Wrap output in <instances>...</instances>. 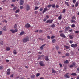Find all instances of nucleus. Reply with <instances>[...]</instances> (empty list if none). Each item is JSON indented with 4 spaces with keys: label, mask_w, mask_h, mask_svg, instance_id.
<instances>
[{
    "label": "nucleus",
    "mask_w": 79,
    "mask_h": 79,
    "mask_svg": "<svg viewBox=\"0 0 79 79\" xmlns=\"http://www.w3.org/2000/svg\"><path fill=\"white\" fill-rule=\"evenodd\" d=\"M43 56H44V55H41V56H39V57H38V59H40V58H41V57H43Z\"/></svg>",
    "instance_id": "25"
},
{
    "label": "nucleus",
    "mask_w": 79,
    "mask_h": 79,
    "mask_svg": "<svg viewBox=\"0 0 79 79\" xmlns=\"http://www.w3.org/2000/svg\"><path fill=\"white\" fill-rule=\"evenodd\" d=\"M20 8L21 9H22V8H24V7H23V6H20Z\"/></svg>",
    "instance_id": "46"
},
{
    "label": "nucleus",
    "mask_w": 79,
    "mask_h": 79,
    "mask_svg": "<svg viewBox=\"0 0 79 79\" xmlns=\"http://www.w3.org/2000/svg\"><path fill=\"white\" fill-rule=\"evenodd\" d=\"M63 32V31H62V30H61V31H59V32L60 33H61V32Z\"/></svg>",
    "instance_id": "60"
},
{
    "label": "nucleus",
    "mask_w": 79,
    "mask_h": 79,
    "mask_svg": "<svg viewBox=\"0 0 79 79\" xmlns=\"http://www.w3.org/2000/svg\"><path fill=\"white\" fill-rule=\"evenodd\" d=\"M78 5H79V2H77L75 4V7H77V6H78Z\"/></svg>",
    "instance_id": "23"
},
{
    "label": "nucleus",
    "mask_w": 79,
    "mask_h": 79,
    "mask_svg": "<svg viewBox=\"0 0 79 79\" xmlns=\"http://www.w3.org/2000/svg\"><path fill=\"white\" fill-rule=\"evenodd\" d=\"M31 27V25L29 23H27L25 24V27L26 28V29H27V28H29Z\"/></svg>",
    "instance_id": "3"
},
{
    "label": "nucleus",
    "mask_w": 79,
    "mask_h": 79,
    "mask_svg": "<svg viewBox=\"0 0 79 79\" xmlns=\"http://www.w3.org/2000/svg\"><path fill=\"white\" fill-rule=\"evenodd\" d=\"M51 6H52V5H49L47 6V7L48 8H50Z\"/></svg>",
    "instance_id": "38"
},
{
    "label": "nucleus",
    "mask_w": 79,
    "mask_h": 79,
    "mask_svg": "<svg viewBox=\"0 0 79 79\" xmlns=\"http://www.w3.org/2000/svg\"><path fill=\"white\" fill-rule=\"evenodd\" d=\"M26 10L27 11H29L30 10V6H29V5L27 4V5Z\"/></svg>",
    "instance_id": "4"
},
{
    "label": "nucleus",
    "mask_w": 79,
    "mask_h": 79,
    "mask_svg": "<svg viewBox=\"0 0 79 79\" xmlns=\"http://www.w3.org/2000/svg\"><path fill=\"white\" fill-rule=\"evenodd\" d=\"M15 16H16V17L17 18H18V17L19 15H18V14H16L15 15Z\"/></svg>",
    "instance_id": "55"
},
{
    "label": "nucleus",
    "mask_w": 79,
    "mask_h": 79,
    "mask_svg": "<svg viewBox=\"0 0 79 79\" xmlns=\"http://www.w3.org/2000/svg\"><path fill=\"white\" fill-rule=\"evenodd\" d=\"M56 48L57 50H58L59 49V47L58 45H57L56 46Z\"/></svg>",
    "instance_id": "36"
},
{
    "label": "nucleus",
    "mask_w": 79,
    "mask_h": 79,
    "mask_svg": "<svg viewBox=\"0 0 79 79\" xmlns=\"http://www.w3.org/2000/svg\"><path fill=\"white\" fill-rule=\"evenodd\" d=\"M59 20H61L62 19V15H60L58 17Z\"/></svg>",
    "instance_id": "18"
},
{
    "label": "nucleus",
    "mask_w": 79,
    "mask_h": 79,
    "mask_svg": "<svg viewBox=\"0 0 79 79\" xmlns=\"http://www.w3.org/2000/svg\"><path fill=\"white\" fill-rule=\"evenodd\" d=\"M29 40V37L28 36H27L24 38L22 40L23 42L24 43H26V42H28Z\"/></svg>",
    "instance_id": "1"
},
{
    "label": "nucleus",
    "mask_w": 79,
    "mask_h": 79,
    "mask_svg": "<svg viewBox=\"0 0 79 79\" xmlns=\"http://www.w3.org/2000/svg\"><path fill=\"white\" fill-rule=\"evenodd\" d=\"M17 9V7H14V8L13 9V11H15V10H16Z\"/></svg>",
    "instance_id": "31"
},
{
    "label": "nucleus",
    "mask_w": 79,
    "mask_h": 79,
    "mask_svg": "<svg viewBox=\"0 0 79 79\" xmlns=\"http://www.w3.org/2000/svg\"><path fill=\"white\" fill-rule=\"evenodd\" d=\"M39 40H42V41H43L44 39H42L40 38H38Z\"/></svg>",
    "instance_id": "44"
},
{
    "label": "nucleus",
    "mask_w": 79,
    "mask_h": 79,
    "mask_svg": "<svg viewBox=\"0 0 79 79\" xmlns=\"http://www.w3.org/2000/svg\"><path fill=\"white\" fill-rule=\"evenodd\" d=\"M35 8L34 9V10H37L38 9H39V7H35Z\"/></svg>",
    "instance_id": "30"
},
{
    "label": "nucleus",
    "mask_w": 79,
    "mask_h": 79,
    "mask_svg": "<svg viewBox=\"0 0 79 79\" xmlns=\"http://www.w3.org/2000/svg\"><path fill=\"white\" fill-rule=\"evenodd\" d=\"M72 19H75V20H76V16H72Z\"/></svg>",
    "instance_id": "27"
},
{
    "label": "nucleus",
    "mask_w": 79,
    "mask_h": 79,
    "mask_svg": "<svg viewBox=\"0 0 79 79\" xmlns=\"http://www.w3.org/2000/svg\"><path fill=\"white\" fill-rule=\"evenodd\" d=\"M6 50L7 51H9V50H11V48L8 47H7L6 48Z\"/></svg>",
    "instance_id": "17"
},
{
    "label": "nucleus",
    "mask_w": 79,
    "mask_h": 79,
    "mask_svg": "<svg viewBox=\"0 0 79 79\" xmlns=\"http://www.w3.org/2000/svg\"><path fill=\"white\" fill-rule=\"evenodd\" d=\"M48 10V9H47V8L46 7V8H44L43 11L42 13H43V14H44V13H45V12H46V11H47Z\"/></svg>",
    "instance_id": "9"
},
{
    "label": "nucleus",
    "mask_w": 79,
    "mask_h": 79,
    "mask_svg": "<svg viewBox=\"0 0 79 79\" xmlns=\"http://www.w3.org/2000/svg\"><path fill=\"white\" fill-rule=\"evenodd\" d=\"M56 40H55V39H53L52 41V42H53V43H55V42H56Z\"/></svg>",
    "instance_id": "41"
},
{
    "label": "nucleus",
    "mask_w": 79,
    "mask_h": 79,
    "mask_svg": "<svg viewBox=\"0 0 79 79\" xmlns=\"http://www.w3.org/2000/svg\"><path fill=\"white\" fill-rule=\"evenodd\" d=\"M70 29V27L69 26H68L65 28V31H67L68 30H69Z\"/></svg>",
    "instance_id": "15"
},
{
    "label": "nucleus",
    "mask_w": 79,
    "mask_h": 79,
    "mask_svg": "<svg viewBox=\"0 0 79 79\" xmlns=\"http://www.w3.org/2000/svg\"><path fill=\"white\" fill-rule=\"evenodd\" d=\"M10 32H12V33H16V32H18V29L17 28L15 29H11L10 30Z\"/></svg>",
    "instance_id": "2"
},
{
    "label": "nucleus",
    "mask_w": 79,
    "mask_h": 79,
    "mask_svg": "<svg viewBox=\"0 0 79 79\" xmlns=\"http://www.w3.org/2000/svg\"><path fill=\"white\" fill-rule=\"evenodd\" d=\"M0 44H1V45H3V41L1 42L0 43Z\"/></svg>",
    "instance_id": "50"
},
{
    "label": "nucleus",
    "mask_w": 79,
    "mask_h": 79,
    "mask_svg": "<svg viewBox=\"0 0 79 79\" xmlns=\"http://www.w3.org/2000/svg\"><path fill=\"white\" fill-rule=\"evenodd\" d=\"M59 66H60V68L62 67V64H61V63H60L59 64Z\"/></svg>",
    "instance_id": "39"
},
{
    "label": "nucleus",
    "mask_w": 79,
    "mask_h": 79,
    "mask_svg": "<svg viewBox=\"0 0 79 79\" xmlns=\"http://www.w3.org/2000/svg\"><path fill=\"white\" fill-rule=\"evenodd\" d=\"M46 45V44H44L43 45H42L40 47V49L42 50L43 49H44V47Z\"/></svg>",
    "instance_id": "7"
},
{
    "label": "nucleus",
    "mask_w": 79,
    "mask_h": 79,
    "mask_svg": "<svg viewBox=\"0 0 79 79\" xmlns=\"http://www.w3.org/2000/svg\"><path fill=\"white\" fill-rule=\"evenodd\" d=\"M14 29H16L17 28V25L15 24L14 26Z\"/></svg>",
    "instance_id": "34"
},
{
    "label": "nucleus",
    "mask_w": 79,
    "mask_h": 79,
    "mask_svg": "<svg viewBox=\"0 0 79 79\" xmlns=\"http://www.w3.org/2000/svg\"><path fill=\"white\" fill-rule=\"evenodd\" d=\"M45 60L46 61L49 60V59H48V56H46L45 57Z\"/></svg>",
    "instance_id": "14"
},
{
    "label": "nucleus",
    "mask_w": 79,
    "mask_h": 79,
    "mask_svg": "<svg viewBox=\"0 0 79 79\" xmlns=\"http://www.w3.org/2000/svg\"><path fill=\"white\" fill-rule=\"evenodd\" d=\"M66 77H67V78H69V76L67 75Z\"/></svg>",
    "instance_id": "62"
},
{
    "label": "nucleus",
    "mask_w": 79,
    "mask_h": 79,
    "mask_svg": "<svg viewBox=\"0 0 79 79\" xmlns=\"http://www.w3.org/2000/svg\"><path fill=\"white\" fill-rule=\"evenodd\" d=\"M43 10V9L42 8H41L39 9L40 11H42Z\"/></svg>",
    "instance_id": "49"
},
{
    "label": "nucleus",
    "mask_w": 79,
    "mask_h": 79,
    "mask_svg": "<svg viewBox=\"0 0 79 79\" xmlns=\"http://www.w3.org/2000/svg\"><path fill=\"white\" fill-rule=\"evenodd\" d=\"M10 71H11V69H10L9 68L7 69V75H10V74L11 73Z\"/></svg>",
    "instance_id": "5"
},
{
    "label": "nucleus",
    "mask_w": 79,
    "mask_h": 79,
    "mask_svg": "<svg viewBox=\"0 0 79 79\" xmlns=\"http://www.w3.org/2000/svg\"><path fill=\"white\" fill-rule=\"evenodd\" d=\"M35 77V76L34 74H32L31 76V79H34Z\"/></svg>",
    "instance_id": "13"
},
{
    "label": "nucleus",
    "mask_w": 79,
    "mask_h": 79,
    "mask_svg": "<svg viewBox=\"0 0 79 79\" xmlns=\"http://www.w3.org/2000/svg\"><path fill=\"white\" fill-rule=\"evenodd\" d=\"M65 55L66 56H69V54L68 53H66L65 54Z\"/></svg>",
    "instance_id": "35"
},
{
    "label": "nucleus",
    "mask_w": 79,
    "mask_h": 79,
    "mask_svg": "<svg viewBox=\"0 0 79 79\" xmlns=\"http://www.w3.org/2000/svg\"><path fill=\"white\" fill-rule=\"evenodd\" d=\"M6 61L7 63H8L10 61V60H6Z\"/></svg>",
    "instance_id": "54"
},
{
    "label": "nucleus",
    "mask_w": 79,
    "mask_h": 79,
    "mask_svg": "<svg viewBox=\"0 0 79 79\" xmlns=\"http://www.w3.org/2000/svg\"><path fill=\"white\" fill-rule=\"evenodd\" d=\"M79 31H75V33H79Z\"/></svg>",
    "instance_id": "61"
},
{
    "label": "nucleus",
    "mask_w": 79,
    "mask_h": 79,
    "mask_svg": "<svg viewBox=\"0 0 79 79\" xmlns=\"http://www.w3.org/2000/svg\"><path fill=\"white\" fill-rule=\"evenodd\" d=\"M11 77H13V74H12L10 75Z\"/></svg>",
    "instance_id": "63"
},
{
    "label": "nucleus",
    "mask_w": 79,
    "mask_h": 79,
    "mask_svg": "<svg viewBox=\"0 0 79 79\" xmlns=\"http://www.w3.org/2000/svg\"><path fill=\"white\" fill-rule=\"evenodd\" d=\"M39 31L41 33L42 32V30H40Z\"/></svg>",
    "instance_id": "64"
},
{
    "label": "nucleus",
    "mask_w": 79,
    "mask_h": 79,
    "mask_svg": "<svg viewBox=\"0 0 79 79\" xmlns=\"http://www.w3.org/2000/svg\"><path fill=\"white\" fill-rule=\"evenodd\" d=\"M2 69H3V66H0V70H2Z\"/></svg>",
    "instance_id": "26"
},
{
    "label": "nucleus",
    "mask_w": 79,
    "mask_h": 79,
    "mask_svg": "<svg viewBox=\"0 0 79 79\" xmlns=\"http://www.w3.org/2000/svg\"><path fill=\"white\" fill-rule=\"evenodd\" d=\"M13 53H14V55H16V54H17V52H16V50H14L13 51Z\"/></svg>",
    "instance_id": "20"
},
{
    "label": "nucleus",
    "mask_w": 79,
    "mask_h": 79,
    "mask_svg": "<svg viewBox=\"0 0 79 79\" xmlns=\"http://www.w3.org/2000/svg\"><path fill=\"white\" fill-rule=\"evenodd\" d=\"M47 38L48 39H50V36H47Z\"/></svg>",
    "instance_id": "53"
},
{
    "label": "nucleus",
    "mask_w": 79,
    "mask_h": 79,
    "mask_svg": "<svg viewBox=\"0 0 79 79\" xmlns=\"http://www.w3.org/2000/svg\"><path fill=\"white\" fill-rule=\"evenodd\" d=\"M51 27H55V25L53 24L51 26Z\"/></svg>",
    "instance_id": "37"
},
{
    "label": "nucleus",
    "mask_w": 79,
    "mask_h": 79,
    "mask_svg": "<svg viewBox=\"0 0 79 79\" xmlns=\"http://www.w3.org/2000/svg\"><path fill=\"white\" fill-rule=\"evenodd\" d=\"M72 65L73 66H75V65H76V63H73L72 64Z\"/></svg>",
    "instance_id": "42"
},
{
    "label": "nucleus",
    "mask_w": 79,
    "mask_h": 79,
    "mask_svg": "<svg viewBox=\"0 0 79 79\" xmlns=\"http://www.w3.org/2000/svg\"><path fill=\"white\" fill-rule=\"evenodd\" d=\"M71 46L72 47H77V44H73L71 45Z\"/></svg>",
    "instance_id": "12"
},
{
    "label": "nucleus",
    "mask_w": 79,
    "mask_h": 79,
    "mask_svg": "<svg viewBox=\"0 0 79 79\" xmlns=\"http://www.w3.org/2000/svg\"><path fill=\"white\" fill-rule=\"evenodd\" d=\"M19 11H20V10H19V9H18L15 11V13H19Z\"/></svg>",
    "instance_id": "29"
},
{
    "label": "nucleus",
    "mask_w": 79,
    "mask_h": 79,
    "mask_svg": "<svg viewBox=\"0 0 79 79\" xmlns=\"http://www.w3.org/2000/svg\"><path fill=\"white\" fill-rule=\"evenodd\" d=\"M60 37H63V38H66V36L64 35L63 33H61L60 34Z\"/></svg>",
    "instance_id": "8"
},
{
    "label": "nucleus",
    "mask_w": 79,
    "mask_h": 79,
    "mask_svg": "<svg viewBox=\"0 0 79 79\" xmlns=\"http://www.w3.org/2000/svg\"><path fill=\"white\" fill-rule=\"evenodd\" d=\"M40 73H37L36 75V76L37 77H38V76H40Z\"/></svg>",
    "instance_id": "48"
},
{
    "label": "nucleus",
    "mask_w": 79,
    "mask_h": 79,
    "mask_svg": "<svg viewBox=\"0 0 79 79\" xmlns=\"http://www.w3.org/2000/svg\"><path fill=\"white\" fill-rule=\"evenodd\" d=\"M56 8H59V6L58 5H56Z\"/></svg>",
    "instance_id": "51"
},
{
    "label": "nucleus",
    "mask_w": 79,
    "mask_h": 79,
    "mask_svg": "<svg viewBox=\"0 0 79 79\" xmlns=\"http://www.w3.org/2000/svg\"><path fill=\"white\" fill-rule=\"evenodd\" d=\"M23 3H24V1L21 0L20 1V5H23Z\"/></svg>",
    "instance_id": "11"
},
{
    "label": "nucleus",
    "mask_w": 79,
    "mask_h": 79,
    "mask_svg": "<svg viewBox=\"0 0 79 79\" xmlns=\"http://www.w3.org/2000/svg\"><path fill=\"white\" fill-rule=\"evenodd\" d=\"M25 33L24 31L21 32L19 34V35H24Z\"/></svg>",
    "instance_id": "19"
},
{
    "label": "nucleus",
    "mask_w": 79,
    "mask_h": 79,
    "mask_svg": "<svg viewBox=\"0 0 79 79\" xmlns=\"http://www.w3.org/2000/svg\"><path fill=\"white\" fill-rule=\"evenodd\" d=\"M64 47H65V48H66L67 50H68V49H69V47H68V46H66V45H64Z\"/></svg>",
    "instance_id": "21"
},
{
    "label": "nucleus",
    "mask_w": 79,
    "mask_h": 79,
    "mask_svg": "<svg viewBox=\"0 0 79 79\" xmlns=\"http://www.w3.org/2000/svg\"><path fill=\"white\" fill-rule=\"evenodd\" d=\"M55 36H51V39H53V38H55Z\"/></svg>",
    "instance_id": "57"
},
{
    "label": "nucleus",
    "mask_w": 79,
    "mask_h": 79,
    "mask_svg": "<svg viewBox=\"0 0 79 79\" xmlns=\"http://www.w3.org/2000/svg\"><path fill=\"white\" fill-rule=\"evenodd\" d=\"M65 12H66V10L64 9L63 10V11H62V12L63 13H65Z\"/></svg>",
    "instance_id": "45"
},
{
    "label": "nucleus",
    "mask_w": 79,
    "mask_h": 79,
    "mask_svg": "<svg viewBox=\"0 0 79 79\" xmlns=\"http://www.w3.org/2000/svg\"><path fill=\"white\" fill-rule=\"evenodd\" d=\"M71 22H72V23H75V20L72 19L71 20Z\"/></svg>",
    "instance_id": "47"
},
{
    "label": "nucleus",
    "mask_w": 79,
    "mask_h": 79,
    "mask_svg": "<svg viewBox=\"0 0 79 79\" xmlns=\"http://www.w3.org/2000/svg\"><path fill=\"white\" fill-rule=\"evenodd\" d=\"M16 2V0H12V2Z\"/></svg>",
    "instance_id": "59"
},
{
    "label": "nucleus",
    "mask_w": 79,
    "mask_h": 79,
    "mask_svg": "<svg viewBox=\"0 0 79 79\" xmlns=\"http://www.w3.org/2000/svg\"><path fill=\"white\" fill-rule=\"evenodd\" d=\"M73 3H76V0H73Z\"/></svg>",
    "instance_id": "56"
},
{
    "label": "nucleus",
    "mask_w": 79,
    "mask_h": 79,
    "mask_svg": "<svg viewBox=\"0 0 79 79\" xmlns=\"http://www.w3.org/2000/svg\"><path fill=\"white\" fill-rule=\"evenodd\" d=\"M72 76H76V74L75 73H73L71 74Z\"/></svg>",
    "instance_id": "32"
},
{
    "label": "nucleus",
    "mask_w": 79,
    "mask_h": 79,
    "mask_svg": "<svg viewBox=\"0 0 79 79\" xmlns=\"http://www.w3.org/2000/svg\"><path fill=\"white\" fill-rule=\"evenodd\" d=\"M71 27H75V25L74 24H73L72 25Z\"/></svg>",
    "instance_id": "40"
},
{
    "label": "nucleus",
    "mask_w": 79,
    "mask_h": 79,
    "mask_svg": "<svg viewBox=\"0 0 79 79\" xmlns=\"http://www.w3.org/2000/svg\"><path fill=\"white\" fill-rule=\"evenodd\" d=\"M69 63V62H68V60H66L64 62V64H68V63Z\"/></svg>",
    "instance_id": "24"
},
{
    "label": "nucleus",
    "mask_w": 79,
    "mask_h": 79,
    "mask_svg": "<svg viewBox=\"0 0 79 79\" xmlns=\"http://www.w3.org/2000/svg\"><path fill=\"white\" fill-rule=\"evenodd\" d=\"M69 37L71 39H73V36L71 35H70L69 36Z\"/></svg>",
    "instance_id": "33"
},
{
    "label": "nucleus",
    "mask_w": 79,
    "mask_h": 79,
    "mask_svg": "<svg viewBox=\"0 0 79 79\" xmlns=\"http://www.w3.org/2000/svg\"><path fill=\"white\" fill-rule=\"evenodd\" d=\"M51 6L53 8H55V4H52V5H51Z\"/></svg>",
    "instance_id": "28"
},
{
    "label": "nucleus",
    "mask_w": 79,
    "mask_h": 79,
    "mask_svg": "<svg viewBox=\"0 0 79 79\" xmlns=\"http://www.w3.org/2000/svg\"><path fill=\"white\" fill-rule=\"evenodd\" d=\"M3 33V32H2V31H0V35H2Z\"/></svg>",
    "instance_id": "58"
},
{
    "label": "nucleus",
    "mask_w": 79,
    "mask_h": 79,
    "mask_svg": "<svg viewBox=\"0 0 79 79\" xmlns=\"http://www.w3.org/2000/svg\"><path fill=\"white\" fill-rule=\"evenodd\" d=\"M69 74V73H66L64 76L65 77H66L67 76H68L67 75H68Z\"/></svg>",
    "instance_id": "43"
},
{
    "label": "nucleus",
    "mask_w": 79,
    "mask_h": 79,
    "mask_svg": "<svg viewBox=\"0 0 79 79\" xmlns=\"http://www.w3.org/2000/svg\"><path fill=\"white\" fill-rule=\"evenodd\" d=\"M53 20H48L46 22V23H52L53 22Z\"/></svg>",
    "instance_id": "10"
},
{
    "label": "nucleus",
    "mask_w": 79,
    "mask_h": 79,
    "mask_svg": "<svg viewBox=\"0 0 79 79\" xmlns=\"http://www.w3.org/2000/svg\"><path fill=\"white\" fill-rule=\"evenodd\" d=\"M65 4H66V5L67 6H69V4L68 3V2H67L66 1H65L64 2Z\"/></svg>",
    "instance_id": "22"
},
{
    "label": "nucleus",
    "mask_w": 79,
    "mask_h": 79,
    "mask_svg": "<svg viewBox=\"0 0 79 79\" xmlns=\"http://www.w3.org/2000/svg\"><path fill=\"white\" fill-rule=\"evenodd\" d=\"M40 65L41 66H44L45 64H44V62L42 61H40L39 63Z\"/></svg>",
    "instance_id": "6"
},
{
    "label": "nucleus",
    "mask_w": 79,
    "mask_h": 79,
    "mask_svg": "<svg viewBox=\"0 0 79 79\" xmlns=\"http://www.w3.org/2000/svg\"><path fill=\"white\" fill-rule=\"evenodd\" d=\"M52 73H53V74H55L56 73V71L55 70L53 69H52Z\"/></svg>",
    "instance_id": "16"
},
{
    "label": "nucleus",
    "mask_w": 79,
    "mask_h": 79,
    "mask_svg": "<svg viewBox=\"0 0 79 79\" xmlns=\"http://www.w3.org/2000/svg\"><path fill=\"white\" fill-rule=\"evenodd\" d=\"M47 18H45L43 20V21H47Z\"/></svg>",
    "instance_id": "52"
}]
</instances>
